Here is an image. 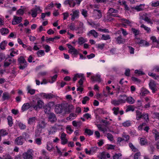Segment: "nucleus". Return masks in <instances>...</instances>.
<instances>
[{
    "label": "nucleus",
    "mask_w": 159,
    "mask_h": 159,
    "mask_svg": "<svg viewBox=\"0 0 159 159\" xmlns=\"http://www.w3.org/2000/svg\"><path fill=\"white\" fill-rule=\"evenodd\" d=\"M9 94L7 92H4L3 93L2 96L3 101H5L8 99L9 98Z\"/></svg>",
    "instance_id": "nucleus-20"
},
{
    "label": "nucleus",
    "mask_w": 159,
    "mask_h": 159,
    "mask_svg": "<svg viewBox=\"0 0 159 159\" xmlns=\"http://www.w3.org/2000/svg\"><path fill=\"white\" fill-rule=\"evenodd\" d=\"M126 100L130 104H133L134 102V99L132 97H127Z\"/></svg>",
    "instance_id": "nucleus-33"
},
{
    "label": "nucleus",
    "mask_w": 159,
    "mask_h": 159,
    "mask_svg": "<svg viewBox=\"0 0 159 159\" xmlns=\"http://www.w3.org/2000/svg\"><path fill=\"white\" fill-rule=\"evenodd\" d=\"M89 99V97L86 96L83 98V99L82 101V102L83 104H85L86 102L88 101Z\"/></svg>",
    "instance_id": "nucleus-53"
},
{
    "label": "nucleus",
    "mask_w": 159,
    "mask_h": 159,
    "mask_svg": "<svg viewBox=\"0 0 159 159\" xmlns=\"http://www.w3.org/2000/svg\"><path fill=\"white\" fill-rule=\"evenodd\" d=\"M22 19V18L21 17L14 16L13 20L12 21V24L15 25L19 23L21 21Z\"/></svg>",
    "instance_id": "nucleus-10"
},
{
    "label": "nucleus",
    "mask_w": 159,
    "mask_h": 159,
    "mask_svg": "<svg viewBox=\"0 0 159 159\" xmlns=\"http://www.w3.org/2000/svg\"><path fill=\"white\" fill-rule=\"evenodd\" d=\"M63 109L62 105L58 104L56 106L55 111L57 113H61L62 112Z\"/></svg>",
    "instance_id": "nucleus-11"
},
{
    "label": "nucleus",
    "mask_w": 159,
    "mask_h": 159,
    "mask_svg": "<svg viewBox=\"0 0 159 159\" xmlns=\"http://www.w3.org/2000/svg\"><path fill=\"white\" fill-rule=\"evenodd\" d=\"M37 54L39 56H40L39 55L43 56L44 54V51L43 50H39L37 52Z\"/></svg>",
    "instance_id": "nucleus-52"
},
{
    "label": "nucleus",
    "mask_w": 159,
    "mask_h": 159,
    "mask_svg": "<svg viewBox=\"0 0 159 159\" xmlns=\"http://www.w3.org/2000/svg\"><path fill=\"white\" fill-rule=\"evenodd\" d=\"M152 7H156L159 6V1L154 2H152Z\"/></svg>",
    "instance_id": "nucleus-56"
},
{
    "label": "nucleus",
    "mask_w": 159,
    "mask_h": 159,
    "mask_svg": "<svg viewBox=\"0 0 159 159\" xmlns=\"http://www.w3.org/2000/svg\"><path fill=\"white\" fill-rule=\"evenodd\" d=\"M102 39L104 40H107L109 39H110V38L109 35H105L104 34H103L102 36Z\"/></svg>",
    "instance_id": "nucleus-50"
},
{
    "label": "nucleus",
    "mask_w": 159,
    "mask_h": 159,
    "mask_svg": "<svg viewBox=\"0 0 159 159\" xmlns=\"http://www.w3.org/2000/svg\"><path fill=\"white\" fill-rule=\"evenodd\" d=\"M142 118L145 120L147 122H148L149 120L148 117V113H143V114Z\"/></svg>",
    "instance_id": "nucleus-26"
},
{
    "label": "nucleus",
    "mask_w": 159,
    "mask_h": 159,
    "mask_svg": "<svg viewBox=\"0 0 159 159\" xmlns=\"http://www.w3.org/2000/svg\"><path fill=\"white\" fill-rule=\"evenodd\" d=\"M121 20L124 21V23L129 25H130V24L131 23V22L129 20L125 19H123Z\"/></svg>",
    "instance_id": "nucleus-61"
},
{
    "label": "nucleus",
    "mask_w": 159,
    "mask_h": 159,
    "mask_svg": "<svg viewBox=\"0 0 159 159\" xmlns=\"http://www.w3.org/2000/svg\"><path fill=\"white\" fill-rule=\"evenodd\" d=\"M94 14L96 15V18L100 19L102 16V15L101 11L99 10L94 9L93 11Z\"/></svg>",
    "instance_id": "nucleus-13"
},
{
    "label": "nucleus",
    "mask_w": 159,
    "mask_h": 159,
    "mask_svg": "<svg viewBox=\"0 0 159 159\" xmlns=\"http://www.w3.org/2000/svg\"><path fill=\"white\" fill-rule=\"evenodd\" d=\"M8 133L6 131V130H0V136H4L7 134Z\"/></svg>",
    "instance_id": "nucleus-43"
},
{
    "label": "nucleus",
    "mask_w": 159,
    "mask_h": 159,
    "mask_svg": "<svg viewBox=\"0 0 159 159\" xmlns=\"http://www.w3.org/2000/svg\"><path fill=\"white\" fill-rule=\"evenodd\" d=\"M119 107H114L112 109V110L113 111V113L115 115H117L119 111Z\"/></svg>",
    "instance_id": "nucleus-40"
},
{
    "label": "nucleus",
    "mask_w": 159,
    "mask_h": 159,
    "mask_svg": "<svg viewBox=\"0 0 159 159\" xmlns=\"http://www.w3.org/2000/svg\"><path fill=\"white\" fill-rule=\"evenodd\" d=\"M27 89L28 91V93H29L31 95L34 94L35 93V90L31 89L30 86H27Z\"/></svg>",
    "instance_id": "nucleus-24"
},
{
    "label": "nucleus",
    "mask_w": 159,
    "mask_h": 159,
    "mask_svg": "<svg viewBox=\"0 0 159 159\" xmlns=\"http://www.w3.org/2000/svg\"><path fill=\"white\" fill-rule=\"evenodd\" d=\"M31 16L32 17L35 18L36 17L38 13L42 12V10L40 9V7L36 6V7L31 10Z\"/></svg>",
    "instance_id": "nucleus-4"
},
{
    "label": "nucleus",
    "mask_w": 159,
    "mask_h": 159,
    "mask_svg": "<svg viewBox=\"0 0 159 159\" xmlns=\"http://www.w3.org/2000/svg\"><path fill=\"white\" fill-rule=\"evenodd\" d=\"M18 61L20 66V69L23 70L27 66V63L25 59L22 56H20L18 59Z\"/></svg>",
    "instance_id": "nucleus-3"
},
{
    "label": "nucleus",
    "mask_w": 159,
    "mask_h": 159,
    "mask_svg": "<svg viewBox=\"0 0 159 159\" xmlns=\"http://www.w3.org/2000/svg\"><path fill=\"white\" fill-rule=\"evenodd\" d=\"M134 110V109L132 106H129L127 107V108L125 110L126 112H128L129 111H133Z\"/></svg>",
    "instance_id": "nucleus-42"
},
{
    "label": "nucleus",
    "mask_w": 159,
    "mask_h": 159,
    "mask_svg": "<svg viewBox=\"0 0 159 159\" xmlns=\"http://www.w3.org/2000/svg\"><path fill=\"white\" fill-rule=\"evenodd\" d=\"M101 76L99 74H97L95 76L91 77V80L93 81H97L100 82L101 81Z\"/></svg>",
    "instance_id": "nucleus-17"
},
{
    "label": "nucleus",
    "mask_w": 159,
    "mask_h": 159,
    "mask_svg": "<svg viewBox=\"0 0 159 159\" xmlns=\"http://www.w3.org/2000/svg\"><path fill=\"white\" fill-rule=\"evenodd\" d=\"M9 32V30L6 28H2L1 30V33L2 35L7 34Z\"/></svg>",
    "instance_id": "nucleus-25"
},
{
    "label": "nucleus",
    "mask_w": 159,
    "mask_h": 159,
    "mask_svg": "<svg viewBox=\"0 0 159 159\" xmlns=\"http://www.w3.org/2000/svg\"><path fill=\"white\" fill-rule=\"evenodd\" d=\"M122 125L125 127H128L131 125V122L130 120H127L122 124Z\"/></svg>",
    "instance_id": "nucleus-27"
},
{
    "label": "nucleus",
    "mask_w": 159,
    "mask_h": 159,
    "mask_svg": "<svg viewBox=\"0 0 159 159\" xmlns=\"http://www.w3.org/2000/svg\"><path fill=\"white\" fill-rule=\"evenodd\" d=\"M111 103L115 106L119 105L120 104L119 99L112 100L111 101Z\"/></svg>",
    "instance_id": "nucleus-34"
},
{
    "label": "nucleus",
    "mask_w": 159,
    "mask_h": 159,
    "mask_svg": "<svg viewBox=\"0 0 159 159\" xmlns=\"http://www.w3.org/2000/svg\"><path fill=\"white\" fill-rule=\"evenodd\" d=\"M43 102L41 100H39L37 102V104L36 105H33L32 107L36 110H37L38 108H41L43 106Z\"/></svg>",
    "instance_id": "nucleus-6"
},
{
    "label": "nucleus",
    "mask_w": 159,
    "mask_h": 159,
    "mask_svg": "<svg viewBox=\"0 0 159 159\" xmlns=\"http://www.w3.org/2000/svg\"><path fill=\"white\" fill-rule=\"evenodd\" d=\"M149 75L152 77L154 79H157L159 78V76L155 74L152 73H150L148 74Z\"/></svg>",
    "instance_id": "nucleus-41"
},
{
    "label": "nucleus",
    "mask_w": 159,
    "mask_h": 159,
    "mask_svg": "<svg viewBox=\"0 0 159 159\" xmlns=\"http://www.w3.org/2000/svg\"><path fill=\"white\" fill-rule=\"evenodd\" d=\"M31 107L32 106L30 105V103L28 102L24 103L22 107L21 110L22 111H24L28 109Z\"/></svg>",
    "instance_id": "nucleus-16"
},
{
    "label": "nucleus",
    "mask_w": 159,
    "mask_h": 159,
    "mask_svg": "<svg viewBox=\"0 0 159 159\" xmlns=\"http://www.w3.org/2000/svg\"><path fill=\"white\" fill-rule=\"evenodd\" d=\"M125 74L126 76H129L130 74V70L129 69H126L125 70Z\"/></svg>",
    "instance_id": "nucleus-59"
},
{
    "label": "nucleus",
    "mask_w": 159,
    "mask_h": 159,
    "mask_svg": "<svg viewBox=\"0 0 159 159\" xmlns=\"http://www.w3.org/2000/svg\"><path fill=\"white\" fill-rule=\"evenodd\" d=\"M128 48L129 50V52L130 54H133L134 53V49L132 48V47L129 46H128Z\"/></svg>",
    "instance_id": "nucleus-62"
},
{
    "label": "nucleus",
    "mask_w": 159,
    "mask_h": 159,
    "mask_svg": "<svg viewBox=\"0 0 159 159\" xmlns=\"http://www.w3.org/2000/svg\"><path fill=\"white\" fill-rule=\"evenodd\" d=\"M19 127L21 129H23L25 128L26 126L22 123H20L19 124Z\"/></svg>",
    "instance_id": "nucleus-58"
},
{
    "label": "nucleus",
    "mask_w": 159,
    "mask_h": 159,
    "mask_svg": "<svg viewBox=\"0 0 159 159\" xmlns=\"http://www.w3.org/2000/svg\"><path fill=\"white\" fill-rule=\"evenodd\" d=\"M140 156V152H137L135 153L134 155V159H139V157Z\"/></svg>",
    "instance_id": "nucleus-51"
},
{
    "label": "nucleus",
    "mask_w": 159,
    "mask_h": 159,
    "mask_svg": "<svg viewBox=\"0 0 159 159\" xmlns=\"http://www.w3.org/2000/svg\"><path fill=\"white\" fill-rule=\"evenodd\" d=\"M149 87L150 89L152 90V93H155L157 89H156L155 87L156 84L155 82L152 80H151L149 84Z\"/></svg>",
    "instance_id": "nucleus-8"
},
{
    "label": "nucleus",
    "mask_w": 159,
    "mask_h": 159,
    "mask_svg": "<svg viewBox=\"0 0 159 159\" xmlns=\"http://www.w3.org/2000/svg\"><path fill=\"white\" fill-rule=\"evenodd\" d=\"M73 107L72 105H69L67 107L66 109V111L68 112H70L71 111V110L73 109Z\"/></svg>",
    "instance_id": "nucleus-44"
},
{
    "label": "nucleus",
    "mask_w": 159,
    "mask_h": 159,
    "mask_svg": "<svg viewBox=\"0 0 159 159\" xmlns=\"http://www.w3.org/2000/svg\"><path fill=\"white\" fill-rule=\"evenodd\" d=\"M144 4H140L139 5L133 7L134 9L138 11H142L143 10L145 7Z\"/></svg>",
    "instance_id": "nucleus-15"
},
{
    "label": "nucleus",
    "mask_w": 159,
    "mask_h": 159,
    "mask_svg": "<svg viewBox=\"0 0 159 159\" xmlns=\"http://www.w3.org/2000/svg\"><path fill=\"white\" fill-rule=\"evenodd\" d=\"M121 155V154L120 153H116L113 156V159H118Z\"/></svg>",
    "instance_id": "nucleus-45"
},
{
    "label": "nucleus",
    "mask_w": 159,
    "mask_h": 159,
    "mask_svg": "<svg viewBox=\"0 0 159 159\" xmlns=\"http://www.w3.org/2000/svg\"><path fill=\"white\" fill-rule=\"evenodd\" d=\"M41 140V138H37L35 139V143L38 145H40L42 143Z\"/></svg>",
    "instance_id": "nucleus-36"
},
{
    "label": "nucleus",
    "mask_w": 159,
    "mask_h": 159,
    "mask_svg": "<svg viewBox=\"0 0 159 159\" xmlns=\"http://www.w3.org/2000/svg\"><path fill=\"white\" fill-rule=\"evenodd\" d=\"M47 124V123L44 120H40L39 121L37 126V129L35 131L36 136L37 137L42 133V129L46 127Z\"/></svg>",
    "instance_id": "nucleus-1"
},
{
    "label": "nucleus",
    "mask_w": 159,
    "mask_h": 159,
    "mask_svg": "<svg viewBox=\"0 0 159 159\" xmlns=\"http://www.w3.org/2000/svg\"><path fill=\"white\" fill-rule=\"evenodd\" d=\"M8 123L10 126H11L13 124L12 119L11 116H9L7 118Z\"/></svg>",
    "instance_id": "nucleus-28"
},
{
    "label": "nucleus",
    "mask_w": 159,
    "mask_h": 159,
    "mask_svg": "<svg viewBox=\"0 0 159 159\" xmlns=\"http://www.w3.org/2000/svg\"><path fill=\"white\" fill-rule=\"evenodd\" d=\"M87 11L85 9H83L82 11V14L85 17L87 16Z\"/></svg>",
    "instance_id": "nucleus-64"
},
{
    "label": "nucleus",
    "mask_w": 159,
    "mask_h": 159,
    "mask_svg": "<svg viewBox=\"0 0 159 159\" xmlns=\"http://www.w3.org/2000/svg\"><path fill=\"white\" fill-rule=\"evenodd\" d=\"M44 48L45 49V51L46 52H48L50 50V47L48 45H46L44 46Z\"/></svg>",
    "instance_id": "nucleus-55"
},
{
    "label": "nucleus",
    "mask_w": 159,
    "mask_h": 159,
    "mask_svg": "<svg viewBox=\"0 0 159 159\" xmlns=\"http://www.w3.org/2000/svg\"><path fill=\"white\" fill-rule=\"evenodd\" d=\"M89 34H91L94 37L97 38L98 36V34L94 30H91L88 34V35H89Z\"/></svg>",
    "instance_id": "nucleus-19"
},
{
    "label": "nucleus",
    "mask_w": 159,
    "mask_h": 159,
    "mask_svg": "<svg viewBox=\"0 0 159 159\" xmlns=\"http://www.w3.org/2000/svg\"><path fill=\"white\" fill-rule=\"evenodd\" d=\"M140 27L141 28H144L145 30L148 33H149L151 31V30L150 28H148V27H147L143 24H142L141 25Z\"/></svg>",
    "instance_id": "nucleus-37"
},
{
    "label": "nucleus",
    "mask_w": 159,
    "mask_h": 159,
    "mask_svg": "<svg viewBox=\"0 0 159 159\" xmlns=\"http://www.w3.org/2000/svg\"><path fill=\"white\" fill-rule=\"evenodd\" d=\"M98 127L100 130L103 131V133H104L107 130L106 129L102 128L100 125L98 126Z\"/></svg>",
    "instance_id": "nucleus-60"
},
{
    "label": "nucleus",
    "mask_w": 159,
    "mask_h": 159,
    "mask_svg": "<svg viewBox=\"0 0 159 159\" xmlns=\"http://www.w3.org/2000/svg\"><path fill=\"white\" fill-rule=\"evenodd\" d=\"M83 74L81 75L80 76L82 77V78H81V79H80L79 81V83L81 85L83 84V80L84 79V78L83 77Z\"/></svg>",
    "instance_id": "nucleus-54"
},
{
    "label": "nucleus",
    "mask_w": 159,
    "mask_h": 159,
    "mask_svg": "<svg viewBox=\"0 0 159 159\" xmlns=\"http://www.w3.org/2000/svg\"><path fill=\"white\" fill-rule=\"evenodd\" d=\"M85 133L89 135H92L93 133V132L91 129H86L85 130Z\"/></svg>",
    "instance_id": "nucleus-38"
},
{
    "label": "nucleus",
    "mask_w": 159,
    "mask_h": 159,
    "mask_svg": "<svg viewBox=\"0 0 159 159\" xmlns=\"http://www.w3.org/2000/svg\"><path fill=\"white\" fill-rule=\"evenodd\" d=\"M132 31L133 33L135 35H138L139 34V31L138 30H136L134 28H132Z\"/></svg>",
    "instance_id": "nucleus-46"
},
{
    "label": "nucleus",
    "mask_w": 159,
    "mask_h": 159,
    "mask_svg": "<svg viewBox=\"0 0 159 159\" xmlns=\"http://www.w3.org/2000/svg\"><path fill=\"white\" fill-rule=\"evenodd\" d=\"M86 42H87L86 39L82 37H80L78 39V43L80 45L83 44Z\"/></svg>",
    "instance_id": "nucleus-22"
},
{
    "label": "nucleus",
    "mask_w": 159,
    "mask_h": 159,
    "mask_svg": "<svg viewBox=\"0 0 159 159\" xmlns=\"http://www.w3.org/2000/svg\"><path fill=\"white\" fill-rule=\"evenodd\" d=\"M118 11L114 9L113 8H110L109 10L108 13L110 15L112 14V13H116Z\"/></svg>",
    "instance_id": "nucleus-31"
},
{
    "label": "nucleus",
    "mask_w": 159,
    "mask_h": 159,
    "mask_svg": "<svg viewBox=\"0 0 159 159\" xmlns=\"http://www.w3.org/2000/svg\"><path fill=\"white\" fill-rule=\"evenodd\" d=\"M155 134V140H157L159 139V133L157 131H155L154 132Z\"/></svg>",
    "instance_id": "nucleus-57"
},
{
    "label": "nucleus",
    "mask_w": 159,
    "mask_h": 159,
    "mask_svg": "<svg viewBox=\"0 0 159 159\" xmlns=\"http://www.w3.org/2000/svg\"><path fill=\"white\" fill-rule=\"evenodd\" d=\"M29 150L27 152L23 153L22 156L24 159H32L33 157L30 153H29Z\"/></svg>",
    "instance_id": "nucleus-12"
},
{
    "label": "nucleus",
    "mask_w": 159,
    "mask_h": 159,
    "mask_svg": "<svg viewBox=\"0 0 159 159\" xmlns=\"http://www.w3.org/2000/svg\"><path fill=\"white\" fill-rule=\"evenodd\" d=\"M67 45L69 48V50H68L69 53H71L75 55H77L79 54L77 50L70 44H67Z\"/></svg>",
    "instance_id": "nucleus-5"
},
{
    "label": "nucleus",
    "mask_w": 159,
    "mask_h": 159,
    "mask_svg": "<svg viewBox=\"0 0 159 159\" xmlns=\"http://www.w3.org/2000/svg\"><path fill=\"white\" fill-rule=\"evenodd\" d=\"M26 133H24L22 136L18 137L15 140V144L18 145H22L26 140Z\"/></svg>",
    "instance_id": "nucleus-2"
},
{
    "label": "nucleus",
    "mask_w": 159,
    "mask_h": 159,
    "mask_svg": "<svg viewBox=\"0 0 159 159\" xmlns=\"http://www.w3.org/2000/svg\"><path fill=\"white\" fill-rule=\"evenodd\" d=\"M129 146L131 148L132 151L135 152L138 151V149L136 148L131 143H129Z\"/></svg>",
    "instance_id": "nucleus-23"
},
{
    "label": "nucleus",
    "mask_w": 159,
    "mask_h": 159,
    "mask_svg": "<svg viewBox=\"0 0 159 159\" xmlns=\"http://www.w3.org/2000/svg\"><path fill=\"white\" fill-rule=\"evenodd\" d=\"M7 42L4 41L0 44V48L1 49L3 50L5 49V46L7 44Z\"/></svg>",
    "instance_id": "nucleus-29"
},
{
    "label": "nucleus",
    "mask_w": 159,
    "mask_h": 159,
    "mask_svg": "<svg viewBox=\"0 0 159 159\" xmlns=\"http://www.w3.org/2000/svg\"><path fill=\"white\" fill-rule=\"evenodd\" d=\"M79 11L78 10L73 11V14H70V15L72 16L71 20L73 21L74 19L78 18L79 16Z\"/></svg>",
    "instance_id": "nucleus-14"
},
{
    "label": "nucleus",
    "mask_w": 159,
    "mask_h": 159,
    "mask_svg": "<svg viewBox=\"0 0 159 159\" xmlns=\"http://www.w3.org/2000/svg\"><path fill=\"white\" fill-rule=\"evenodd\" d=\"M107 137L108 139L111 141H112L113 140V137L112 135L110 133H108L107 134Z\"/></svg>",
    "instance_id": "nucleus-47"
},
{
    "label": "nucleus",
    "mask_w": 159,
    "mask_h": 159,
    "mask_svg": "<svg viewBox=\"0 0 159 159\" xmlns=\"http://www.w3.org/2000/svg\"><path fill=\"white\" fill-rule=\"evenodd\" d=\"M41 96L44 98L50 99L55 98L56 96L51 93H41Z\"/></svg>",
    "instance_id": "nucleus-7"
},
{
    "label": "nucleus",
    "mask_w": 159,
    "mask_h": 159,
    "mask_svg": "<svg viewBox=\"0 0 159 159\" xmlns=\"http://www.w3.org/2000/svg\"><path fill=\"white\" fill-rule=\"evenodd\" d=\"M36 119L35 117L30 118L28 120V123L30 124H32L35 121Z\"/></svg>",
    "instance_id": "nucleus-32"
},
{
    "label": "nucleus",
    "mask_w": 159,
    "mask_h": 159,
    "mask_svg": "<svg viewBox=\"0 0 159 159\" xmlns=\"http://www.w3.org/2000/svg\"><path fill=\"white\" fill-rule=\"evenodd\" d=\"M68 26L70 30H74L75 29V25L74 23H71L70 25H69Z\"/></svg>",
    "instance_id": "nucleus-49"
},
{
    "label": "nucleus",
    "mask_w": 159,
    "mask_h": 159,
    "mask_svg": "<svg viewBox=\"0 0 159 159\" xmlns=\"http://www.w3.org/2000/svg\"><path fill=\"white\" fill-rule=\"evenodd\" d=\"M116 40L117 43L119 44L123 43L125 42V39H123L121 36H120L117 37L116 38Z\"/></svg>",
    "instance_id": "nucleus-18"
},
{
    "label": "nucleus",
    "mask_w": 159,
    "mask_h": 159,
    "mask_svg": "<svg viewBox=\"0 0 159 159\" xmlns=\"http://www.w3.org/2000/svg\"><path fill=\"white\" fill-rule=\"evenodd\" d=\"M106 158V155L104 152H102L100 156V159H105Z\"/></svg>",
    "instance_id": "nucleus-63"
},
{
    "label": "nucleus",
    "mask_w": 159,
    "mask_h": 159,
    "mask_svg": "<svg viewBox=\"0 0 159 159\" xmlns=\"http://www.w3.org/2000/svg\"><path fill=\"white\" fill-rule=\"evenodd\" d=\"M140 143L141 145H144L147 143L146 139L143 138L140 139Z\"/></svg>",
    "instance_id": "nucleus-48"
},
{
    "label": "nucleus",
    "mask_w": 159,
    "mask_h": 159,
    "mask_svg": "<svg viewBox=\"0 0 159 159\" xmlns=\"http://www.w3.org/2000/svg\"><path fill=\"white\" fill-rule=\"evenodd\" d=\"M57 75H55L54 76L51 77V80H49V82L51 83H52L55 81L57 77Z\"/></svg>",
    "instance_id": "nucleus-35"
},
{
    "label": "nucleus",
    "mask_w": 159,
    "mask_h": 159,
    "mask_svg": "<svg viewBox=\"0 0 159 159\" xmlns=\"http://www.w3.org/2000/svg\"><path fill=\"white\" fill-rule=\"evenodd\" d=\"M136 116L137 120H139V119L142 118L143 114H142V112L137 110L136 111Z\"/></svg>",
    "instance_id": "nucleus-21"
},
{
    "label": "nucleus",
    "mask_w": 159,
    "mask_h": 159,
    "mask_svg": "<svg viewBox=\"0 0 159 159\" xmlns=\"http://www.w3.org/2000/svg\"><path fill=\"white\" fill-rule=\"evenodd\" d=\"M143 19L146 22H147L148 23H152L151 19L147 16H145L144 17H143Z\"/></svg>",
    "instance_id": "nucleus-39"
},
{
    "label": "nucleus",
    "mask_w": 159,
    "mask_h": 159,
    "mask_svg": "<svg viewBox=\"0 0 159 159\" xmlns=\"http://www.w3.org/2000/svg\"><path fill=\"white\" fill-rule=\"evenodd\" d=\"M56 129L53 127L52 126L50 128L49 130V135L52 134L55 132Z\"/></svg>",
    "instance_id": "nucleus-30"
},
{
    "label": "nucleus",
    "mask_w": 159,
    "mask_h": 159,
    "mask_svg": "<svg viewBox=\"0 0 159 159\" xmlns=\"http://www.w3.org/2000/svg\"><path fill=\"white\" fill-rule=\"evenodd\" d=\"M48 119L52 123L56 122L57 120L55 114L53 113H50L49 114Z\"/></svg>",
    "instance_id": "nucleus-9"
}]
</instances>
